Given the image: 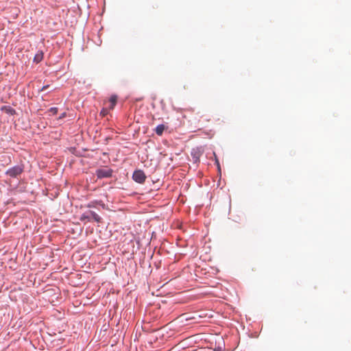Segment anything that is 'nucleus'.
Returning <instances> with one entry per match:
<instances>
[{"label":"nucleus","instance_id":"1","mask_svg":"<svg viewBox=\"0 0 351 351\" xmlns=\"http://www.w3.org/2000/svg\"><path fill=\"white\" fill-rule=\"evenodd\" d=\"M112 170L108 167L99 169L96 171V175L98 178H110L112 176Z\"/></svg>","mask_w":351,"mask_h":351},{"label":"nucleus","instance_id":"2","mask_svg":"<svg viewBox=\"0 0 351 351\" xmlns=\"http://www.w3.org/2000/svg\"><path fill=\"white\" fill-rule=\"evenodd\" d=\"M23 171V169L21 166H15L9 169L6 171V174L10 177L15 178L20 175Z\"/></svg>","mask_w":351,"mask_h":351},{"label":"nucleus","instance_id":"3","mask_svg":"<svg viewBox=\"0 0 351 351\" xmlns=\"http://www.w3.org/2000/svg\"><path fill=\"white\" fill-rule=\"evenodd\" d=\"M132 178L135 182L140 184L143 183L146 179L144 172L141 170L135 171L133 173Z\"/></svg>","mask_w":351,"mask_h":351},{"label":"nucleus","instance_id":"4","mask_svg":"<svg viewBox=\"0 0 351 351\" xmlns=\"http://www.w3.org/2000/svg\"><path fill=\"white\" fill-rule=\"evenodd\" d=\"M167 128V126H165L164 124H160V125H158L156 129H155V132L156 133L157 135L158 136H162V134H163L164 131Z\"/></svg>","mask_w":351,"mask_h":351},{"label":"nucleus","instance_id":"5","mask_svg":"<svg viewBox=\"0 0 351 351\" xmlns=\"http://www.w3.org/2000/svg\"><path fill=\"white\" fill-rule=\"evenodd\" d=\"M117 97L116 95H112L109 99V102L110 104L109 108L111 110L113 109L117 104Z\"/></svg>","mask_w":351,"mask_h":351},{"label":"nucleus","instance_id":"6","mask_svg":"<svg viewBox=\"0 0 351 351\" xmlns=\"http://www.w3.org/2000/svg\"><path fill=\"white\" fill-rule=\"evenodd\" d=\"M88 213L90 215V217H92L95 221L101 222V218L95 212L90 210Z\"/></svg>","mask_w":351,"mask_h":351},{"label":"nucleus","instance_id":"7","mask_svg":"<svg viewBox=\"0 0 351 351\" xmlns=\"http://www.w3.org/2000/svg\"><path fill=\"white\" fill-rule=\"evenodd\" d=\"M43 58V52H38V53L36 54V56H34V62L38 63L40 62Z\"/></svg>","mask_w":351,"mask_h":351},{"label":"nucleus","instance_id":"8","mask_svg":"<svg viewBox=\"0 0 351 351\" xmlns=\"http://www.w3.org/2000/svg\"><path fill=\"white\" fill-rule=\"evenodd\" d=\"M2 109H3H3H5V110H6V112H9V113H10V114H13V113L15 112L14 109H12V108H10V107H9V108H8V107H6V106H4V107H3V108H2Z\"/></svg>","mask_w":351,"mask_h":351},{"label":"nucleus","instance_id":"9","mask_svg":"<svg viewBox=\"0 0 351 351\" xmlns=\"http://www.w3.org/2000/svg\"><path fill=\"white\" fill-rule=\"evenodd\" d=\"M52 114H56L58 112V108L56 107L51 108L49 110Z\"/></svg>","mask_w":351,"mask_h":351},{"label":"nucleus","instance_id":"10","mask_svg":"<svg viewBox=\"0 0 351 351\" xmlns=\"http://www.w3.org/2000/svg\"><path fill=\"white\" fill-rule=\"evenodd\" d=\"M90 219V215L88 214V215H86L85 214H84L82 217H81V220H84V219Z\"/></svg>","mask_w":351,"mask_h":351},{"label":"nucleus","instance_id":"11","mask_svg":"<svg viewBox=\"0 0 351 351\" xmlns=\"http://www.w3.org/2000/svg\"><path fill=\"white\" fill-rule=\"evenodd\" d=\"M108 113V110L107 109H102V110L101 111V114L102 116H105L106 114H107Z\"/></svg>","mask_w":351,"mask_h":351},{"label":"nucleus","instance_id":"12","mask_svg":"<svg viewBox=\"0 0 351 351\" xmlns=\"http://www.w3.org/2000/svg\"><path fill=\"white\" fill-rule=\"evenodd\" d=\"M66 116V112H63L60 117H59V119H61L64 117H65Z\"/></svg>","mask_w":351,"mask_h":351},{"label":"nucleus","instance_id":"13","mask_svg":"<svg viewBox=\"0 0 351 351\" xmlns=\"http://www.w3.org/2000/svg\"><path fill=\"white\" fill-rule=\"evenodd\" d=\"M213 351H223L221 348L220 347H218V348H216L213 350Z\"/></svg>","mask_w":351,"mask_h":351},{"label":"nucleus","instance_id":"14","mask_svg":"<svg viewBox=\"0 0 351 351\" xmlns=\"http://www.w3.org/2000/svg\"><path fill=\"white\" fill-rule=\"evenodd\" d=\"M48 87H49V86H48V85H47V86H44L42 88L41 90H42V91H43V90H45V89H47Z\"/></svg>","mask_w":351,"mask_h":351},{"label":"nucleus","instance_id":"15","mask_svg":"<svg viewBox=\"0 0 351 351\" xmlns=\"http://www.w3.org/2000/svg\"><path fill=\"white\" fill-rule=\"evenodd\" d=\"M217 164L218 165V167L219 168V162L217 160Z\"/></svg>","mask_w":351,"mask_h":351}]
</instances>
